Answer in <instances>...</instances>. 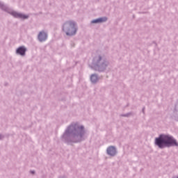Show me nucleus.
Segmentation results:
<instances>
[{"mask_svg": "<svg viewBox=\"0 0 178 178\" xmlns=\"http://www.w3.org/2000/svg\"><path fill=\"white\" fill-rule=\"evenodd\" d=\"M60 140L67 145H73L86 140V128L78 122H72L65 130Z\"/></svg>", "mask_w": 178, "mask_h": 178, "instance_id": "obj_1", "label": "nucleus"}, {"mask_svg": "<svg viewBox=\"0 0 178 178\" xmlns=\"http://www.w3.org/2000/svg\"><path fill=\"white\" fill-rule=\"evenodd\" d=\"M154 144L160 148H170V147H178L177 140L172 136L169 134H161L159 137L155 138Z\"/></svg>", "mask_w": 178, "mask_h": 178, "instance_id": "obj_2", "label": "nucleus"}, {"mask_svg": "<svg viewBox=\"0 0 178 178\" xmlns=\"http://www.w3.org/2000/svg\"><path fill=\"white\" fill-rule=\"evenodd\" d=\"M109 66V62L106 60L105 56L97 55L93 58L92 69L95 72L102 73Z\"/></svg>", "mask_w": 178, "mask_h": 178, "instance_id": "obj_3", "label": "nucleus"}, {"mask_svg": "<svg viewBox=\"0 0 178 178\" xmlns=\"http://www.w3.org/2000/svg\"><path fill=\"white\" fill-rule=\"evenodd\" d=\"M62 30L67 37H74L79 31L77 23L73 20L66 21L62 26Z\"/></svg>", "mask_w": 178, "mask_h": 178, "instance_id": "obj_4", "label": "nucleus"}, {"mask_svg": "<svg viewBox=\"0 0 178 178\" xmlns=\"http://www.w3.org/2000/svg\"><path fill=\"white\" fill-rule=\"evenodd\" d=\"M0 8L1 10L6 12L15 17V19H23V20H26L29 19V15H26L23 13H17L16 11H13V10L10 9L8 6L5 5L3 3L0 1Z\"/></svg>", "mask_w": 178, "mask_h": 178, "instance_id": "obj_5", "label": "nucleus"}, {"mask_svg": "<svg viewBox=\"0 0 178 178\" xmlns=\"http://www.w3.org/2000/svg\"><path fill=\"white\" fill-rule=\"evenodd\" d=\"M38 40L40 42H44L46 40H48V33L44 31L39 32L38 35Z\"/></svg>", "mask_w": 178, "mask_h": 178, "instance_id": "obj_6", "label": "nucleus"}, {"mask_svg": "<svg viewBox=\"0 0 178 178\" xmlns=\"http://www.w3.org/2000/svg\"><path fill=\"white\" fill-rule=\"evenodd\" d=\"M106 154L109 155V156H116L118 154V150L116 149V147L115 146H109L106 149Z\"/></svg>", "mask_w": 178, "mask_h": 178, "instance_id": "obj_7", "label": "nucleus"}, {"mask_svg": "<svg viewBox=\"0 0 178 178\" xmlns=\"http://www.w3.org/2000/svg\"><path fill=\"white\" fill-rule=\"evenodd\" d=\"M26 52H27V48L24 46L19 47L15 51L16 54L20 56H26Z\"/></svg>", "mask_w": 178, "mask_h": 178, "instance_id": "obj_8", "label": "nucleus"}, {"mask_svg": "<svg viewBox=\"0 0 178 178\" xmlns=\"http://www.w3.org/2000/svg\"><path fill=\"white\" fill-rule=\"evenodd\" d=\"M101 77L102 76H99L97 74H92L90 78L92 84H97L101 80Z\"/></svg>", "mask_w": 178, "mask_h": 178, "instance_id": "obj_9", "label": "nucleus"}, {"mask_svg": "<svg viewBox=\"0 0 178 178\" xmlns=\"http://www.w3.org/2000/svg\"><path fill=\"white\" fill-rule=\"evenodd\" d=\"M105 22H108L107 17H102L93 19L91 21V23L92 24H97L98 23H105Z\"/></svg>", "mask_w": 178, "mask_h": 178, "instance_id": "obj_10", "label": "nucleus"}, {"mask_svg": "<svg viewBox=\"0 0 178 178\" xmlns=\"http://www.w3.org/2000/svg\"><path fill=\"white\" fill-rule=\"evenodd\" d=\"M173 117L175 118V120L178 121V102L175 104Z\"/></svg>", "mask_w": 178, "mask_h": 178, "instance_id": "obj_11", "label": "nucleus"}, {"mask_svg": "<svg viewBox=\"0 0 178 178\" xmlns=\"http://www.w3.org/2000/svg\"><path fill=\"white\" fill-rule=\"evenodd\" d=\"M134 115V113L129 112L126 114H122L121 115V116H122L123 118H130V116H133Z\"/></svg>", "mask_w": 178, "mask_h": 178, "instance_id": "obj_12", "label": "nucleus"}, {"mask_svg": "<svg viewBox=\"0 0 178 178\" xmlns=\"http://www.w3.org/2000/svg\"><path fill=\"white\" fill-rule=\"evenodd\" d=\"M5 138V136L2 134H0V141H2Z\"/></svg>", "mask_w": 178, "mask_h": 178, "instance_id": "obj_13", "label": "nucleus"}, {"mask_svg": "<svg viewBox=\"0 0 178 178\" xmlns=\"http://www.w3.org/2000/svg\"><path fill=\"white\" fill-rule=\"evenodd\" d=\"M30 173H31V175H35V171H34V170H31V171H30Z\"/></svg>", "mask_w": 178, "mask_h": 178, "instance_id": "obj_14", "label": "nucleus"}, {"mask_svg": "<svg viewBox=\"0 0 178 178\" xmlns=\"http://www.w3.org/2000/svg\"><path fill=\"white\" fill-rule=\"evenodd\" d=\"M142 112H143V114L145 113V107L143 108Z\"/></svg>", "mask_w": 178, "mask_h": 178, "instance_id": "obj_15", "label": "nucleus"}, {"mask_svg": "<svg viewBox=\"0 0 178 178\" xmlns=\"http://www.w3.org/2000/svg\"><path fill=\"white\" fill-rule=\"evenodd\" d=\"M72 47H74V43L71 44Z\"/></svg>", "mask_w": 178, "mask_h": 178, "instance_id": "obj_16", "label": "nucleus"}, {"mask_svg": "<svg viewBox=\"0 0 178 178\" xmlns=\"http://www.w3.org/2000/svg\"><path fill=\"white\" fill-rule=\"evenodd\" d=\"M172 178H178V176L177 177H176V176L172 177Z\"/></svg>", "mask_w": 178, "mask_h": 178, "instance_id": "obj_17", "label": "nucleus"}, {"mask_svg": "<svg viewBox=\"0 0 178 178\" xmlns=\"http://www.w3.org/2000/svg\"><path fill=\"white\" fill-rule=\"evenodd\" d=\"M58 178H66L65 177H60Z\"/></svg>", "mask_w": 178, "mask_h": 178, "instance_id": "obj_18", "label": "nucleus"}]
</instances>
